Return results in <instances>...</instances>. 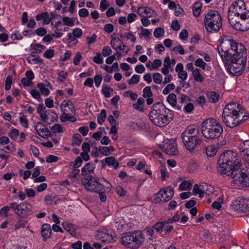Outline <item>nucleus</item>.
<instances>
[{"label":"nucleus","mask_w":249,"mask_h":249,"mask_svg":"<svg viewBox=\"0 0 249 249\" xmlns=\"http://www.w3.org/2000/svg\"><path fill=\"white\" fill-rule=\"evenodd\" d=\"M218 171L221 174L231 176L233 180L231 184L232 187L236 185L244 187H249V168H238L241 165V160L237 153L232 151H225L219 156L217 160Z\"/></svg>","instance_id":"1"},{"label":"nucleus","mask_w":249,"mask_h":249,"mask_svg":"<svg viewBox=\"0 0 249 249\" xmlns=\"http://www.w3.org/2000/svg\"><path fill=\"white\" fill-rule=\"evenodd\" d=\"M244 113L243 107L236 102H232L227 104L223 109L222 120L227 127L234 128L248 119L249 116Z\"/></svg>","instance_id":"2"},{"label":"nucleus","mask_w":249,"mask_h":249,"mask_svg":"<svg viewBox=\"0 0 249 249\" xmlns=\"http://www.w3.org/2000/svg\"><path fill=\"white\" fill-rule=\"evenodd\" d=\"M84 188L89 192L98 193L101 201L105 202L107 199L106 192H109L111 184L105 178H95L88 175L81 179Z\"/></svg>","instance_id":"3"},{"label":"nucleus","mask_w":249,"mask_h":249,"mask_svg":"<svg viewBox=\"0 0 249 249\" xmlns=\"http://www.w3.org/2000/svg\"><path fill=\"white\" fill-rule=\"evenodd\" d=\"M149 117L154 124L162 127L172 121L174 113L172 110L166 108L162 102H158L153 105Z\"/></svg>","instance_id":"4"},{"label":"nucleus","mask_w":249,"mask_h":249,"mask_svg":"<svg viewBox=\"0 0 249 249\" xmlns=\"http://www.w3.org/2000/svg\"><path fill=\"white\" fill-rule=\"evenodd\" d=\"M220 55H229L233 58L247 59V50L241 43L233 39H226L222 41L217 46Z\"/></svg>","instance_id":"5"},{"label":"nucleus","mask_w":249,"mask_h":249,"mask_svg":"<svg viewBox=\"0 0 249 249\" xmlns=\"http://www.w3.org/2000/svg\"><path fill=\"white\" fill-rule=\"evenodd\" d=\"M223 131L221 124L216 119L210 118L201 123V132L203 136L208 140L218 139Z\"/></svg>","instance_id":"6"},{"label":"nucleus","mask_w":249,"mask_h":249,"mask_svg":"<svg viewBox=\"0 0 249 249\" xmlns=\"http://www.w3.org/2000/svg\"><path fill=\"white\" fill-rule=\"evenodd\" d=\"M199 134V129L197 126H189L181 134V139L188 150L192 152L196 147L201 145L202 139L198 136Z\"/></svg>","instance_id":"7"},{"label":"nucleus","mask_w":249,"mask_h":249,"mask_svg":"<svg viewBox=\"0 0 249 249\" xmlns=\"http://www.w3.org/2000/svg\"><path fill=\"white\" fill-rule=\"evenodd\" d=\"M228 71L234 76L240 75L245 70L247 59L220 55Z\"/></svg>","instance_id":"8"},{"label":"nucleus","mask_w":249,"mask_h":249,"mask_svg":"<svg viewBox=\"0 0 249 249\" xmlns=\"http://www.w3.org/2000/svg\"><path fill=\"white\" fill-rule=\"evenodd\" d=\"M122 244L131 249H137L142 246L145 240L144 234L141 231L126 232L122 234Z\"/></svg>","instance_id":"9"},{"label":"nucleus","mask_w":249,"mask_h":249,"mask_svg":"<svg viewBox=\"0 0 249 249\" xmlns=\"http://www.w3.org/2000/svg\"><path fill=\"white\" fill-rule=\"evenodd\" d=\"M204 22L205 29L208 32H217L222 25L221 15L216 10H211L206 14Z\"/></svg>","instance_id":"10"},{"label":"nucleus","mask_w":249,"mask_h":249,"mask_svg":"<svg viewBox=\"0 0 249 249\" xmlns=\"http://www.w3.org/2000/svg\"><path fill=\"white\" fill-rule=\"evenodd\" d=\"M230 24L237 31H246L249 29V11L243 16H236L229 19Z\"/></svg>","instance_id":"11"},{"label":"nucleus","mask_w":249,"mask_h":249,"mask_svg":"<svg viewBox=\"0 0 249 249\" xmlns=\"http://www.w3.org/2000/svg\"><path fill=\"white\" fill-rule=\"evenodd\" d=\"M247 12L245 2L243 0H237L229 7L228 19L236 16H243Z\"/></svg>","instance_id":"12"},{"label":"nucleus","mask_w":249,"mask_h":249,"mask_svg":"<svg viewBox=\"0 0 249 249\" xmlns=\"http://www.w3.org/2000/svg\"><path fill=\"white\" fill-rule=\"evenodd\" d=\"M233 211L238 213L249 212V199L239 197L234 200L231 205Z\"/></svg>","instance_id":"13"},{"label":"nucleus","mask_w":249,"mask_h":249,"mask_svg":"<svg viewBox=\"0 0 249 249\" xmlns=\"http://www.w3.org/2000/svg\"><path fill=\"white\" fill-rule=\"evenodd\" d=\"M174 189L171 186L162 188L155 195L156 203L167 202L170 200L174 196Z\"/></svg>","instance_id":"14"},{"label":"nucleus","mask_w":249,"mask_h":249,"mask_svg":"<svg viewBox=\"0 0 249 249\" xmlns=\"http://www.w3.org/2000/svg\"><path fill=\"white\" fill-rule=\"evenodd\" d=\"M162 149L166 154L170 156H176L178 154L177 143L174 140L165 142L163 145Z\"/></svg>","instance_id":"15"},{"label":"nucleus","mask_w":249,"mask_h":249,"mask_svg":"<svg viewBox=\"0 0 249 249\" xmlns=\"http://www.w3.org/2000/svg\"><path fill=\"white\" fill-rule=\"evenodd\" d=\"M52 229L48 224H44L42 225L41 229V235L43 240L45 242L51 237Z\"/></svg>","instance_id":"16"},{"label":"nucleus","mask_w":249,"mask_h":249,"mask_svg":"<svg viewBox=\"0 0 249 249\" xmlns=\"http://www.w3.org/2000/svg\"><path fill=\"white\" fill-rule=\"evenodd\" d=\"M138 14L141 17H147L151 18L155 13V11L147 6H141L137 9Z\"/></svg>","instance_id":"17"},{"label":"nucleus","mask_w":249,"mask_h":249,"mask_svg":"<svg viewBox=\"0 0 249 249\" xmlns=\"http://www.w3.org/2000/svg\"><path fill=\"white\" fill-rule=\"evenodd\" d=\"M110 44L112 48L115 50L124 51L126 48H127L125 45H123V48H122L123 42L118 37H113Z\"/></svg>","instance_id":"18"},{"label":"nucleus","mask_w":249,"mask_h":249,"mask_svg":"<svg viewBox=\"0 0 249 249\" xmlns=\"http://www.w3.org/2000/svg\"><path fill=\"white\" fill-rule=\"evenodd\" d=\"M61 107L62 109H67L69 110V113L70 114H75V109L73 104L69 100H64L61 104Z\"/></svg>","instance_id":"19"},{"label":"nucleus","mask_w":249,"mask_h":249,"mask_svg":"<svg viewBox=\"0 0 249 249\" xmlns=\"http://www.w3.org/2000/svg\"><path fill=\"white\" fill-rule=\"evenodd\" d=\"M72 115L69 114V110L67 109H63V113L60 116V120L62 122L70 121L74 123L76 122V118L74 116H71Z\"/></svg>","instance_id":"20"},{"label":"nucleus","mask_w":249,"mask_h":249,"mask_svg":"<svg viewBox=\"0 0 249 249\" xmlns=\"http://www.w3.org/2000/svg\"><path fill=\"white\" fill-rule=\"evenodd\" d=\"M97 237L102 242H110L112 239V236L108 233V231L106 229L103 231H98Z\"/></svg>","instance_id":"21"},{"label":"nucleus","mask_w":249,"mask_h":249,"mask_svg":"<svg viewBox=\"0 0 249 249\" xmlns=\"http://www.w3.org/2000/svg\"><path fill=\"white\" fill-rule=\"evenodd\" d=\"M36 19L37 21L43 20V24L44 25H47L52 21L53 19V17L50 18L48 13L47 12H44L42 13L37 14L36 16Z\"/></svg>","instance_id":"22"},{"label":"nucleus","mask_w":249,"mask_h":249,"mask_svg":"<svg viewBox=\"0 0 249 249\" xmlns=\"http://www.w3.org/2000/svg\"><path fill=\"white\" fill-rule=\"evenodd\" d=\"M240 155L243 157L245 155L249 154V140H246L241 142L238 146Z\"/></svg>","instance_id":"23"},{"label":"nucleus","mask_w":249,"mask_h":249,"mask_svg":"<svg viewBox=\"0 0 249 249\" xmlns=\"http://www.w3.org/2000/svg\"><path fill=\"white\" fill-rule=\"evenodd\" d=\"M46 48V46L39 43H32L30 45V52L32 53H40Z\"/></svg>","instance_id":"24"},{"label":"nucleus","mask_w":249,"mask_h":249,"mask_svg":"<svg viewBox=\"0 0 249 249\" xmlns=\"http://www.w3.org/2000/svg\"><path fill=\"white\" fill-rule=\"evenodd\" d=\"M167 101L171 106L173 107H175V108L178 110L181 109V106L177 105V96L175 93L170 94L167 98Z\"/></svg>","instance_id":"25"},{"label":"nucleus","mask_w":249,"mask_h":249,"mask_svg":"<svg viewBox=\"0 0 249 249\" xmlns=\"http://www.w3.org/2000/svg\"><path fill=\"white\" fill-rule=\"evenodd\" d=\"M62 225L65 230L68 231L71 235L74 236L76 234V227L75 225L67 222H63Z\"/></svg>","instance_id":"26"},{"label":"nucleus","mask_w":249,"mask_h":249,"mask_svg":"<svg viewBox=\"0 0 249 249\" xmlns=\"http://www.w3.org/2000/svg\"><path fill=\"white\" fill-rule=\"evenodd\" d=\"M106 163L109 166H113L114 169H116L119 165L118 161H117L114 157H108L105 159Z\"/></svg>","instance_id":"27"},{"label":"nucleus","mask_w":249,"mask_h":249,"mask_svg":"<svg viewBox=\"0 0 249 249\" xmlns=\"http://www.w3.org/2000/svg\"><path fill=\"white\" fill-rule=\"evenodd\" d=\"M207 96L209 102L212 103L217 102L219 99V94L215 91H209L207 93Z\"/></svg>","instance_id":"28"},{"label":"nucleus","mask_w":249,"mask_h":249,"mask_svg":"<svg viewBox=\"0 0 249 249\" xmlns=\"http://www.w3.org/2000/svg\"><path fill=\"white\" fill-rule=\"evenodd\" d=\"M192 73L195 81L199 82H203L204 81V78L200 74V71L199 69H196L193 71Z\"/></svg>","instance_id":"29"},{"label":"nucleus","mask_w":249,"mask_h":249,"mask_svg":"<svg viewBox=\"0 0 249 249\" xmlns=\"http://www.w3.org/2000/svg\"><path fill=\"white\" fill-rule=\"evenodd\" d=\"M95 168L94 164L91 162L87 163L81 169L82 174L85 175L86 172L90 173L92 172Z\"/></svg>","instance_id":"30"},{"label":"nucleus","mask_w":249,"mask_h":249,"mask_svg":"<svg viewBox=\"0 0 249 249\" xmlns=\"http://www.w3.org/2000/svg\"><path fill=\"white\" fill-rule=\"evenodd\" d=\"M45 125L38 122L36 126H35V129L38 135L41 136L42 138H45L44 136L43 135L44 133V129L45 128Z\"/></svg>","instance_id":"31"},{"label":"nucleus","mask_w":249,"mask_h":249,"mask_svg":"<svg viewBox=\"0 0 249 249\" xmlns=\"http://www.w3.org/2000/svg\"><path fill=\"white\" fill-rule=\"evenodd\" d=\"M37 87L39 89L40 93L44 95L48 96L50 94V90L48 89L45 87V85L42 83H38L36 85Z\"/></svg>","instance_id":"32"},{"label":"nucleus","mask_w":249,"mask_h":249,"mask_svg":"<svg viewBox=\"0 0 249 249\" xmlns=\"http://www.w3.org/2000/svg\"><path fill=\"white\" fill-rule=\"evenodd\" d=\"M82 142V138L81 136L78 134H74L72 139V146L79 145Z\"/></svg>","instance_id":"33"},{"label":"nucleus","mask_w":249,"mask_h":249,"mask_svg":"<svg viewBox=\"0 0 249 249\" xmlns=\"http://www.w3.org/2000/svg\"><path fill=\"white\" fill-rule=\"evenodd\" d=\"M217 150L213 145H209L206 149V153L208 157H213L216 153Z\"/></svg>","instance_id":"34"},{"label":"nucleus","mask_w":249,"mask_h":249,"mask_svg":"<svg viewBox=\"0 0 249 249\" xmlns=\"http://www.w3.org/2000/svg\"><path fill=\"white\" fill-rule=\"evenodd\" d=\"M201 9V3L199 2H195L193 6V11L194 15L198 17L200 13Z\"/></svg>","instance_id":"35"},{"label":"nucleus","mask_w":249,"mask_h":249,"mask_svg":"<svg viewBox=\"0 0 249 249\" xmlns=\"http://www.w3.org/2000/svg\"><path fill=\"white\" fill-rule=\"evenodd\" d=\"M27 204H25V202H22L20 203L18 206H21L20 207H18V209L16 211V213L18 215H24L26 213V210L25 208H27V207H24L25 205H26Z\"/></svg>","instance_id":"36"},{"label":"nucleus","mask_w":249,"mask_h":249,"mask_svg":"<svg viewBox=\"0 0 249 249\" xmlns=\"http://www.w3.org/2000/svg\"><path fill=\"white\" fill-rule=\"evenodd\" d=\"M82 162V158L79 156L75 159L74 162H71L70 163V165L72 166L74 168H77L81 165Z\"/></svg>","instance_id":"37"},{"label":"nucleus","mask_w":249,"mask_h":249,"mask_svg":"<svg viewBox=\"0 0 249 249\" xmlns=\"http://www.w3.org/2000/svg\"><path fill=\"white\" fill-rule=\"evenodd\" d=\"M98 151L104 156H107L110 154V148L106 146H100L98 147Z\"/></svg>","instance_id":"38"},{"label":"nucleus","mask_w":249,"mask_h":249,"mask_svg":"<svg viewBox=\"0 0 249 249\" xmlns=\"http://www.w3.org/2000/svg\"><path fill=\"white\" fill-rule=\"evenodd\" d=\"M53 133H60L63 132V127L60 124H54L51 129Z\"/></svg>","instance_id":"39"},{"label":"nucleus","mask_w":249,"mask_h":249,"mask_svg":"<svg viewBox=\"0 0 249 249\" xmlns=\"http://www.w3.org/2000/svg\"><path fill=\"white\" fill-rule=\"evenodd\" d=\"M124 37H125L127 39H130L132 42H136V37L134 36L132 32H130L129 33H125L124 36L122 34L120 35L121 38H123Z\"/></svg>","instance_id":"40"},{"label":"nucleus","mask_w":249,"mask_h":249,"mask_svg":"<svg viewBox=\"0 0 249 249\" xmlns=\"http://www.w3.org/2000/svg\"><path fill=\"white\" fill-rule=\"evenodd\" d=\"M165 226L163 222H157L153 226V228L159 233H161Z\"/></svg>","instance_id":"41"},{"label":"nucleus","mask_w":249,"mask_h":249,"mask_svg":"<svg viewBox=\"0 0 249 249\" xmlns=\"http://www.w3.org/2000/svg\"><path fill=\"white\" fill-rule=\"evenodd\" d=\"M153 96V93L151 91V87L147 86L143 89L142 96L146 98L147 97H151Z\"/></svg>","instance_id":"42"},{"label":"nucleus","mask_w":249,"mask_h":249,"mask_svg":"<svg viewBox=\"0 0 249 249\" xmlns=\"http://www.w3.org/2000/svg\"><path fill=\"white\" fill-rule=\"evenodd\" d=\"M106 118V111L103 109L101 110L100 115L98 117L97 121L100 124H102Z\"/></svg>","instance_id":"43"},{"label":"nucleus","mask_w":249,"mask_h":249,"mask_svg":"<svg viewBox=\"0 0 249 249\" xmlns=\"http://www.w3.org/2000/svg\"><path fill=\"white\" fill-rule=\"evenodd\" d=\"M164 34V30L160 27L156 28L154 31V35L157 37L163 36Z\"/></svg>","instance_id":"44"},{"label":"nucleus","mask_w":249,"mask_h":249,"mask_svg":"<svg viewBox=\"0 0 249 249\" xmlns=\"http://www.w3.org/2000/svg\"><path fill=\"white\" fill-rule=\"evenodd\" d=\"M153 78L154 82L156 84H160L162 82V76L160 73H154L153 75Z\"/></svg>","instance_id":"45"},{"label":"nucleus","mask_w":249,"mask_h":249,"mask_svg":"<svg viewBox=\"0 0 249 249\" xmlns=\"http://www.w3.org/2000/svg\"><path fill=\"white\" fill-rule=\"evenodd\" d=\"M62 21L65 25L68 26L72 27L74 24V21L72 18L68 17H63Z\"/></svg>","instance_id":"46"},{"label":"nucleus","mask_w":249,"mask_h":249,"mask_svg":"<svg viewBox=\"0 0 249 249\" xmlns=\"http://www.w3.org/2000/svg\"><path fill=\"white\" fill-rule=\"evenodd\" d=\"M54 55V51L51 49L46 50L43 53V56L47 59H51L53 57Z\"/></svg>","instance_id":"47"},{"label":"nucleus","mask_w":249,"mask_h":249,"mask_svg":"<svg viewBox=\"0 0 249 249\" xmlns=\"http://www.w3.org/2000/svg\"><path fill=\"white\" fill-rule=\"evenodd\" d=\"M113 91V89L108 87L106 85H103L102 88V93L106 98H109L110 96L109 90Z\"/></svg>","instance_id":"48"},{"label":"nucleus","mask_w":249,"mask_h":249,"mask_svg":"<svg viewBox=\"0 0 249 249\" xmlns=\"http://www.w3.org/2000/svg\"><path fill=\"white\" fill-rule=\"evenodd\" d=\"M195 65L196 67H198L201 68L202 70H204L205 69V67L206 66V63L203 61L202 58H198L196 60L195 62Z\"/></svg>","instance_id":"49"},{"label":"nucleus","mask_w":249,"mask_h":249,"mask_svg":"<svg viewBox=\"0 0 249 249\" xmlns=\"http://www.w3.org/2000/svg\"><path fill=\"white\" fill-rule=\"evenodd\" d=\"M32 96L35 99L38 100L39 102L42 101V99L40 97V93L36 89H32L30 91Z\"/></svg>","instance_id":"50"},{"label":"nucleus","mask_w":249,"mask_h":249,"mask_svg":"<svg viewBox=\"0 0 249 249\" xmlns=\"http://www.w3.org/2000/svg\"><path fill=\"white\" fill-rule=\"evenodd\" d=\"M175 89V86L173 83L168 84L163 90V94L167 95L170 92L171 90Z\"/></svg>","instance_id":"51"},{"label":"nucleus","mask_w":249,"mask_h":249,"mask_svg":"<svg viewBox=\"0 0 249 249\" xmlns=\"http://www.w3.org/2000/svg\"><path fill=\"white\" fill-rule=\"evenodd\" d=\"M192 183L189 181H184L180 183L179 188L180 190H185L192 187Z\"/></svg>","instance_id":"52"},{"label":"nucleus","mask_w":249,"mask_h":249,"mask_svg":"<svg viewBox=\"0 0 249 249\" xmlns=\"http://www.w3.org/2000/svg\"><path fill=\"white\" fill-rule=\"evenodd\" d=\"M140 81V75L137 74L133 75L131 79L128 81V84L131 85L136 84Z\"/></svg>","instance_id":"53"},{"label":"nucleus","mask_w":249,"mask_h":249,"mask_svg":"<svg viewBox=\"0 0 249 249\" xmlns=\"http://www.w3.org/2000/svg\"><path fill=\"white\" fill-rule=\"evenodd\" d=\"M33 57H34L33 58L28 60L29 63H31L32 62L34 64L39 63V64H43L44 63L43 60L39 58V56L33 55Z\"/></svg>","instance_id":"54"},{"label":"nucleus","mask_w":249,"mask_h":249,"mask_svg":"<svg viewBox=\"0 0 249 249\" xmlns=\"http://www.w3.org/2000/svg\"><path fill=\"white\" fill-rule=\"evenodd\" d=\"M39 114L40 115V117L43 121H44L45 123L47 122L49 119V110H45L43 113Z\"/></svg>","instance_id":"55"},{"label":"nucleus","mask_w":249,"mask_h":249,"mask_svg":"<svg viewBox=\"0 0 249 249\" xmlns=\"http://www.w3.org/2000/svg\"><path fill=\"white\" fill-rule=\"evenodd\" d=\"M196 102L197 105H200L202 107L206 104V98L203 95L200 96L196 99Z\"/></svg>","instance_id":"56"},{"label":"nucleus","mask_w":249,"mask_h":249,"mask_svg":"<svg viewBox=\"0 0 249 249\" xmlns=\"http://www.w3.org/2000/svg\"><path fill=\"white\" fill-rule=\"evenodd\" d=\"M19 131L16 128H13L10 132L9 136L11 139L15 140L19 135Z\"/></svg>","instance_id":"57"},{"label":"nucleus","mask_w":249,"mask_h":249,"mask_svg":"<svg viewBox=\"0 0 249 249\" xmlns=\"http://www.w3.org/2000/svg\"><path fill=\"white\" fill-rule=\"evenodd\" d=\"M93 60L94 62L98 64H102L103 63V59L102 58L101 54L98 53L97 55L93 57Z\"/></svg>","instance_id":"58"},{"label":"nucleus","mask_w":249,"mask_h":249,"mask_svg":"<svg viewBox=\"0 0 249 249\" xmlns=\"http://www.w3.org/2000/svg\"><path fill=\"white\" fill-rule=\"evenodd\" d=\"M35 33L38 36H42L47 34V30L43 27H40L35 30Z\"/></svg>","instance_id":"59"},{"label":"nucleus","mask_w":249,"mask_h":249,"mask_svg":"<svg viewBox=\"0 0 249 249\" xmlns=\"http://www.w3.org/2000/svg\"><path fill=\"white\" fill-rule=\"evenodd\" d=\"M19 122L24 127L28 128L29 127L28 121L25 115L19 118Z\"/></svg>","instance_id":"60"},{"label":"nucleus","mask_w":249,"mask_h":249,"mask_svg":"<svg viewBox=\"0 0 249 249\" xmlns=\"http://www.w3.org/2000/svg\"><path fill=\"white\" fill-rule=\"evenodd\" d=\"M112 53V50L108 46H105L102 50V54L106 57L110 55Z\"/></svg>","instance_id":"61"},{"label":"nucleus","mask_w":249,"mask_h":249,"mask_svg":"<svg viewBox=\"0 0 249 249\" xmlns=\"http://www.w3.org/2000/svg\"><path fill=\"white\" fill-rule=\"evenodd\" d=\"M94 81L96 87H99L102 81V76L101 74L96 75L94 77Z\"/></svg>","instance_id":"62"},{"label":"nucleus","mask_w":249,"mask_h":249,"mask_svg":"<svg viewBox=\"0 0 249 249\" xmlns=\"http://www.w3.org/2000/svg\"><path fill=\"white\" fill-rule=\"evenodd\" d=\"M82 58V55L79 52L76 53L73 59V63L74 65L77 66L79 64L80 61Z\"/></svg>","instance_id":"63"},{"label":"nucleus","mask_w":249,"mask_h":249,"mask_svg":"<svg viewBox=\"0 0 249 249\" xmlns=\"http://www.w3.org/2000/svg\"><path fill=\"white\" fill-rule=\"evenodd\" d=\"M12 82V77L11 76H8L5 80V89L6 90H9L11 86V84Z\"/></svg>","instance_id":"64"}]
</instances>
